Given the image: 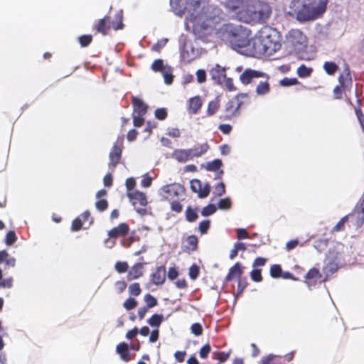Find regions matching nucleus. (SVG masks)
I'll return each instance as SVG.
<instances>
[{"mask_svg":"<svg viewBox=\"0 0 364 364\" xmlns=\"http://www.w3.org/2000/svg\"><path fill=\"white\" fill-rule=\"evenodd\" d=\"M328 0H292L290 8L299 22L314 21L326 12Z\"/></svg>","mask_w":364,"mask_h":364,"instance_id":"1","label":"nucleus"},{"mask_svg":"<svg viewBox=\"0 0 364 364\" xmlns=\"http://www.w3.org/2000/svg\"><path fill=\"white\" fill-rule=\"evenodd\" d=\"M269 5L260 0H247L240 12V20L248 23H264L270 16Z\"/></svg>","mask_w":364,"mask_h":364,"instance_id":"2","label":"nucleus"},{"mask_svg":"<svg viewBox=\"0 0 364 364\" xmlns=\"http://www.w3.org/2000/svg\"><path fill=\"white\" fill-rule=\"evenodd\" d=\"M258 78L264 79L261 80L256 87V93L258 95H264L269 92L270 85L269 82V76L262 71L247 68L240 75V80L243 85H248L255 82V80Z\"/></svg>","mask_w":364,"mask_h":364,"instance_id":"3","label":"nucleus"},{"mask_svg":"<svg viewBox=\"0 0 364 364\" xmlns=\"http://www.w3.org/2000/svg\"><path fill=\"white\" fill-rule=\"evenodd\" d=\"M200 27L203 30H213L223 20L222 10L214 5L203 6L200 15Z\"/></svg>","mask_w":364,"mask_h":364,"instance_id":"4","label":"nucleus"},{"mask_svg":"<svg viewBox=\"0 0 364 364\" xmlns=\"http://www.w3.org/2000/svg\"><path fill=\"white\" fill-rule=\"evenodd\" d=\"M247 98V94H238L229 100L219 116L223 121L232 120L240 114V109L244 106V100Z\"/></svg>","mask_w":364,"mask_h":364,"instance_id":"5","label":"nucleus"},{"mask_svg":"<svg viewBox=\"0 0 364 364\" xmlns=\"http://www.w3.org/2000/svg\"><path fill=\"white\" fill-rule=\"evenodd\" d=\"M269 54L272 55L278 50L281 46L279 43V36L276 30L269 26H264L257 33Z\"/></svg>","mask_w":364,"mask_h":364,"instance_id":"6","label":"nucleus"},{"mask_svg":"<svg viewBox=\"0 0 364 364\" xmlns=\"http://www.w3.org/2000/svg\"><path fill=\"white\" fill-rule=\"evenodd\" d=\"M225 31L228 38L233 48H242L250 44V41L241 31V26L227 25Z\"/></svg>","mask_w":364,"mask_h":364,"instance_id":"7","label":"nucleus"},{"mask_svg":"<svg viewBox=\"0 0 364 364\" xmlns=\"http://www.w3.org/2000/svg\"><path fill=\"white\" fill-rule=\"evenodd\" d=\"M122 18V11H119L117 13L115 21H112L111 26L110 17L109 16H105L104 18L98 21L97 23L95 26L94 29L97 33H100L102 35H107L111 27H112L115 31L122 29L124 27Z\"/></svg>","mask_w":364,"mask_h":364,"instance_id":"8","label":"nucleus"},{"mask_svg":"<svg viewBox=\"0 0 364 364\" xmlns=\"http://www.w3.org/2000/svg\"><path fill=\"white\" fill-rule=\"evenodd\" d=\"M127 196L138 212H139V208H138L137 205L139 208H142L147 205L146 196L143 192L135 190L132 192H128Z\"/></svg>","mask_w":364,"mask_h":364,"instance_id":"9","label":"nucleus"},{"mask_svg":"<svg viewBox=\"0 0 364 364\" xmlns=\"http://www.w3.org/2000/svg\"><path fill=\"white\" fill-rule=\"evenodd\" d=\"M122 153V144H114L112 148V150L109 154V163L108 164L109 168L114 171L119 164Z\"/></svg>","mask_w":364,"mask_h":364,"instance_id":"10","label":"nucleus"},{"mask_svg":"<svg viewBox=\"0 0 364 364\" xmlns=\"http://www.w3.org/2000/svg\"><path fill=\"white\" fill-rule=\"evenodd\" d=\"M252 46V55L255 56H259L262 55H271L269 54L268 49H266L264 44L262 43V41L260 39L258 34H257L250 42V44Z\"/></svg>","mask_w":364,"mask_h":364,"instance_id":"11","label":"nucleus"},{"mask_svg":"<svg viewBox=\"0 0 364 364\" xmlns=\"http://www.w3.org/2000/svg\"><path fill=\"white\" fill-rule=\"evenodd\" d=\"M209 73L215 83L223 85V81L226 77L225 68L220 66L219 64H216L209 70Z\"/></svg>","mask_w":364,"mask_h":364,"instance_id":"12","label":"nucleus"},{"mask_svg":"<svg viewBox=\"0 0 364 364\" xmlns=\"http://www.w3.org/2000/svg\"><path fill=\"white\" fill-rule=\"evenodd\" d=\"M191 189L193 193H197L199 198H204L209 195L210 187L209 184H205L202 187V183L200 180L193 179L191 181Z\"/></svg>","mask_w":364,"mask_h":364,"instance_id":"13","label":"nucleus"},{"mask_svg":"<svg viewBox=\"0 0 364 364\" xmlns=\"http://www.w3.org/2000/svg\"><path fill=\"white\" fill-rule=\"evenodd\" d=\"M181 189V187L179 184L177 183H171L164 186L161 188V193L163 196L167 200H173L175 197H177L179 195V191Z\"/></svg>","mask_w":364,"mask_h":364,"instance_id":"14","label":"nucleus"},{"mask_svg":"<svg viewBox=\"0 0 364 364\" xmlns=\"http://www.w3.org/2000/svg\"><path fill=\"white\" fill-rule=\"evenodd\" d=\"M129 227L126 223H121L117 227H114L108 231L109 238H117L119 237H124L128 234Z\"/></svg>","mask_w":364,"mask_h":364,"instance_id":"15","label":"nucleus"},{"mask_svg":"<svg viewBox=\"0 0 364 364\" xmlns=\"http://www.w3.org/2000/svg\"><path fill=\"white\" fill-rule=\"evenodd\" d=\"M243 6V0H226L225 2L227 11L235 14L239 19Z\"/></svg>","mask_w":364,"mask_h":364,"instance_id":"16","label":"nucleus"},{"mask_svg":"<svg viewBox=\"0 0 364 364\" xmlns=\"http://www.w3.org/2000/svg\"><path fill=\"white\" fill-rule=\"evenodd\" d=\"M166 267L164 266H160L151 274V280L156 285H161L166 280Z\"/></svg>","mask_w":364,"mask_h":364,"instance_id":"17","label":"nucleus"},{"mask_svg":"<svg viewBox=\"0 0 364 364\" xmlns=\"http://www.w3.org/2000/svg\"><path fill=\"white\" fill-rule=\"evenodd\" d=\"M305 282L309 287L315 285L318 279L322 278V274L319 269L315 267L310 269L304 277Z\"/></svg>","mask_w":364,"mask_h":364,"instance_id":"18","label":"nucleus"},{"mask_svg":"<svg viewBox=\"0 0 364 364\" xmlns=\"http://www.w3.org/2000/svg\"><path fill=\"white\" fill-rule=\"evenodd\" d=\"M338 82L341 87L344 89L349 90L351 87L353 81L350 71L348 65L344 68L343 73L340 75L338 77Z\"/></svg>","mask_w":364,"mask_h":364,"instance_id":"19","label":"nucleus"},{"mask_svg":"<svg viewBox=\"0 0 364 364\" xmlns=\"http://www.w3.org/2000/svg\"><path fill=\"white\" fill-rule=\"evenodd\" d=\"M198 244V237L194 235H190L186 239L185 242L183 244L182 250L186 253L193 252L196 250Z\"/></svg>","mask_w":364,"mask_h":364,"instance_id":"20","label":"nucleus"},{"mask_svg":"<svg viewBox=\"0 0 364 364\" xmlns=\"http://www.w3.org/2000/svg\"><path fill=\"white\" fill-rule=\"evenodd\" d=\"M132 103L134 107V113L139 115H145L147 112L148 106L137 97H132Z\"/></svg>","mask_w":364,"mask_h":364,"instance_id":"21","label":"nucleus"},{"mask_svg":"<svg viewBox=\"0 0 364 364\" xmlns=\"http://www.w3.org/2000/svg\"><path fill=\"white\" fill-rule=\"evenodd\" d=\"M144 274V264L138 262L133 265L127 273V279L129 281L136 279L141 277Z\"/></svg>","mask_w":364,"mask_h":364,"instance_id":"22","label":"nucleus"},{"mask_svg":"<svg viewBox=\"0 0 364 364\" xmlns=\"http://www.w3.org/2000/svg\"><path fill=\"white\" fill-rule=\"evenodd\" d=\"M170 6L177 15L181 16L188 11L187 1L185 0H170Z\"/></svg>","mask_w":364,"mask_h":364,"instance_id":"23","label":"nucleus"},{"mask_svg":"<svg viewBox=\"0 0 364 364\" xmlns=\"http://www.w3.org/2000/svg\"><path fill=\"white\" fill-rule=\"evenodd\" d=\"M188 149H177L171 154V157L180 163H185L191 160Z\"/></svg>","mask_w":364,"mask_h":364,"instance_id":"24","label":"nucleus"},{"mask_svg":"<svg viewBox=\"0 0 364 364\" xmlns=\"http://www.w3.org/2000/svg\"><path fill=\"white\" fill-rule=\"evenodd\" d=\"M243 274V267L240 262H236L230 269L225 277L226 282H230L234 278L240 279Z\"/></svg>","mask_w":364,"mask_h":364,"instance_id":"25","label":"nucleus"},{"mask_svg":"<svg viewBox=\"0 0 364 364\" xmlns=\"http://www.w3.org/2000/svg\"><path fill=\"white\" fill-rule=\"evenodd\" d=\"M203 102L199 96L191 97L188 100V110L190 114H196L200 109Z\"/></svg>","mask_w":364,"mask_h":364,"instance_id":"26","label":"nucleus"},{"mask_svg":"<svg viewBox=\"0 0 364 364\" xmlns=\"http://www.w3.org/2000/svg\"><path fill=\"white\" fill-rule=\"evenodd\" d=\"M188 149L190 151L191 159H193L195 157L198 158L205 154L209 149V145L207 143H204Z\"/></svg>","mask_w":364,"mask_h":364,"instance_id":"27","label":"nucleus"},{"mask_svg":"<svg viewBox=\"0 0 364 364\" xmlns=\"http://www.w3.org/2000/svg\"><path fill=\"white\" fill-rule=\"evenodd\" d=\"M116 350L117 353L119 354L121 359L124 361L128 362L131 360V356L129 353V346L126 343L122 342L118 344Z\"/></svg>","mask_w":364,"mask_h":364,"instance_id":"28","label":"nucleus"},{"mask_svg":"<svg viewBox=\"0 0 364 364\" xmlns=\"http://www.w3.org/2000/svg\"><path fill=\"white\" fill-rule=\"evenodd\" d=\"M220 107V100L219 97H216L214 100L210 101L208 105L206 114L207 116L211 117L215 114Z\"/></svg>","mask_w":364,"mask_h":364,"instance_id":"29","label":"nucleus"},{"mask_svg":"<svg viewBox=\"0 0 364 364\" xmlns=\"http://www.w3.org/2000/svg\"><path fill=\"white\" fill-rule=\"evenodd\" d=\"M4 263L7 268L14 267L16 265V259L9 257V253L6 250L0 251V264Z\"/></svg>","mask_w":364,"mask_h":364,"instance_id":"30","label":"nucleus"},{"mask_svg":"<svg viewBox=\"0 0 364 364\" xmlns=\"http://www.w3.org/2000/svg\"><path fill=\"white\" fill-rule=\"evenodd\" d=\"M355 215V214H349L343 217L337 224L333 227L331 229V232L335 233L341 231H343L345 230V224L348 220L349 218H352Z\"/></svg>","mask_w":364,"mask_h":364,"instance_id":"31","label":"nucleus"},{"mask_svg":"<svg viewBox=\"0 0 364 364\" xmlns=\"http://www.w3.org/2000/svg\"><path fill=\"white\" fill-rule=\"evenodd\" d=\"M322 270L326 276V278H327L338 270V264L334 261H329L323 267Z\"/></svg>","mask_w":364,"mask_h":364,"instance_id":"32","label":"nucleus"},{"mask_svg":"<svg viewBox=\"0 0 364 364\" xmlns=\"http://www.w3.org/2000/svg\"><path fill=\"white\" fill-rule=\"evenodd\" d=\"M355 214L359 220V223L363 224L364 223V198H361L355 207Z\"/></svg>","mask_w":364,"mask_h":364,"instance_id":"33","label":"nucleus"},{"mask_svg":"<svg viewBox=\"0 0 364 364\" xmlns=\"http://www.w3.org/2000/svg\"><path fill=\"white\" fill-rule=\"evenodd\" d=\"M313 72V68L306 67L305 65H301L296 70V73L299 77L304 78L309 77Z\"/></svg>","mask_w":364,"mask_h":364,"instance_id":"34","label":"nucleus"},{"mask_svg":"<svg viewBox=\"0 0 364 364\" xmlns=\"http://www.w3.org/2000/svg\"><path fill=\"white\" fill-rule=\"evenodd\" d=\"M164 320V316L162 314H155L149 318L148 320V323L152 327L159 328L161 324Z\"/></svg>","mask_w":364,"mask_h":364,"instance_id":"35","label":"nucleus"},{"mask_svg":"<svg viewBox=\"0 0 364 364\" xmlns=\"http://www.w3.org/2000/svg\"><path fill=\"white\" fill-rule=\"evenodd\" d=\"M323 69L328 75H333L338 70V66L334 62L326 61L323 64Z\"/></svg>","mask_w":364,"mask_h":364,"instance_id":"36","label":"nucleus"},{"mask_svg":"<svg viewBox=\"0 0 364 364\" xmlns=\"http://www.w3.org/2000/svg\"><path fill=\"white\" fill-rule=\"evenodd\" d=\"M223 166V162L220 159H215L210 162L207 163L205 169L208 171H217L220 169Z\"/></svg>","mask_w":364,"mask_h":364,"instance_id":"37","label":"nucleus"},{"mask_svg":"<svg viewBox=\"0 0 364 364\" xmlns=\"http://www.w3.org/2000/svg\"><path fill=\"white\" fill-rule=\"evenodd\" d=\"M230 355V351L223 352V351H215L213 353V358L216 359L220 363L225 362Z\"/></svg>","mask_w":364,"mask_h":364,"instance_id":"38","label":"nucleus"},{"mask_svg":"<svg viewBox=\"0 0 364 364\" xmlns=\"http://www.w3.org/2000/svg\"><path fill=\"white\" fill-rule=\"evenodd\" d=\"M328 244V240L327 239L319 238L315 240L314 246L319 252H321L327 248Z\"/></svg>","mask_w":364,"mask_h":364,"instance_id":"39","label":"nucleus"},{"mask_svg":"<svg viewBox=\"0 0 364 364\" xmlns=\"http://www.w3.org/2000/svg\"><path fill=\"white\" fill-rule=\"evenodd\" d=\"M151 68L154 72H161V73L166 70V68H164V61L161 59L155 60L152 63V64L151 65Z\"/></svg>","mask_w":364,"mask_h":364,"instance_id":"40","label":"nucleus"},{"mask_svg":"<svg viewBox=\"0 0 364 364\" xmlns=\"http://www.w3.org/2000/svg\"><path fill=\"white\" fill-rule=\"evenodd\" d=\"M198 218V213L188 206L186 210V218L188 222L193 223Z\"/></svg>","mask_w":364,"mask_h":364,"instance_id":"41","label":"nucleus"},{"mask_svg":"<svg viewBox=\"0 0 364 364\" xmlns=\"http://www.w3.org/2000/svg\"><path fill=\"white\" fill-rule=\"evenodd\" d=\"M144 301L146 302L145 306L148 307V309L153 308L158 304L157 299L150 294H145Z\"/></svg>","mask_w":364,"mask_h":364,"instance_id":"42","label":"nucleus"},{"mask_svg":"<svg viewBox=\"0 0 364 364\" xmlns=\"http://www.w3.org/2000/svg\"><path fill=\"white\" fill-rule=\"evenodd\" d=\"M200 273V268L196 264H193L188 269V275L192 280L196 279Z\"/></svg>","mask_w":364,"mask_h":364,"instance_id":"43","label":"nucleus"},{"mask_svg":"<svg viewBox=\"0 0 364 364\" xmlns=\"http://www.w3.org/2000/svg\"><path fill=\"white\" fill-rule=\"evenodd\" d=\"M129 294L137 296L141 292V289L140 287V284L137 282L133 283L129 286Z\"/></svg>","mask_w":364,"mask_h":364,"instance_id":"44","label":"nucleus"},{"mask_svg":"<svg viewBox=\"0 0 364 364\" xmlns=\"http://www.w3.org/2000/svg\"><path fill=\"white\" fill-rule=\"evenodd\" d=\"M109 206L107 200L106 199H97L95 203V208L100 212L105 211Z\"/></svg>","mask_w":364,"mask_h":364,"instance_id":"45","label":"nucleus"},{"mask_svg":"<svg viewBox=\"0 0 364 364\" xmlns=\"http://www.w3.org/2000/svg\"><path fill=\"white\" fill-rule=\"evenodd\" d=\"M114 269L118 273H124L128 271L129 265L127 262L118 261L115 263Z\"/></svg>","mask_w":364,"mask_h":364,"instance_id":"46","label":"nucleus"},{"mask_svg":"<svg viewBox=\"0 0 364 364\" xmlns=\"http://www.w3.org/2000/svg\"><path fill=\"white\" fill-rule=\"evenodd\" d=\"M217 208L214 204H209L205 206L201 211L203 216L207 217L215 213Z\"/></svg>","mask_w":364,"mask_h":364,"instance_id":"47","label":"nucleus"},{"mask_svg":"<svg viewBox=\"0 0 364 364\" xmlns=\"http://www.w3.org/2000/svg\"><path fill=\"white\" fill-rule=\"evenodd\" d=\"M231 205L232 202L228 197L220 200L218 203V208L221 210H228L231 208Z\"/></svg>","mask_w":364,"mask_h":364,"instance_id":"48","label":"nucleus"},{"mask_svg":"<svg viewBox=\"0 0 364 364\" xmlns=\"http://www.w3.org/2000/svg\"><path fill=\"white\" fill-rule=\"evenodd\" d=\"M17 240V237L14 231H9L5 237V243L6 245H11Z\"/></svg>","mask_w":364,"mask_h":364,"instance_id":"49","label":"nucleus"},{"mask_svg":"<svg viewBox=\"0 0 364 364\" xmlns=\"http://www.w3.org/2000/svg\"><path fill=\"white\" fill-rule=\"evenodd\" d=\"M282 273V267L279 264H273L270 267V275L273 278L280 277Z\"/></svg>","mask_w":364,"mask_h":364,"instance_id":"50","label":"nucleus"},{"mask_svg":"<svg viewBox=\"0 0 364 364\" xmlns=\"http://www.w3.org/2000/svg\"><path fill=\"white\" fill-rule=\"evenodd\" d=\"M78 41L82 47H87L92 41V36L91 35L80 36L78 38Z\"/></svg>","mask_w":364,"mask_h":364,"instance_id":"51","label":"nucleus"},{"mask_svg":"<svg viewBox=\"0 0 364 364\" xmlns=\"http://www.w3.org/2000/svg\"><path fill=\"white\" fill-rule=\"evenodd\" d=\"M279 84L283 87H288V86H291V85H298V84H299V82L295 77H294V78L284 77L280 80Z\"/></svg>","mask_w":364,"mask_h":364,"instance_id":"52","label":"nucleus"},{"mask_svg":"<svg viewBox=\"0 0 364 364\" xmlns=\"http://www.w3.org/2000/svg\"><path fill=\"white\" fill-rule=\"evenodd\" d=\"M168 115L166 108H158L155 110L154 116L159 120H164Z\"/></svg>","mask_w":364,"mask_h":364,"instance_id":"53","label":"nucleus"},{"mask_svg":"<svg viewBox=\"0 0 364 364\" xmlns=\"http://www.w3.org/2000/svg\"><path fill=\"white\" fill-rule=\"evenodd\" d=\"M250 277L252 281L255 282H260L262 281V276L261 274V269H254L250 272Z\"/></svg>","mask_w":364,"mask_h":364,"instance_id":"54","label":"nucleus"},{"mask_svg":"<svg viewBox=\"0 0 364 364\" xmlns=\"http://www.w3.org/2000/svg\"><path fill=\"white\" fill-rule=\"evenodd\" d=\"M137 306V301L135 299L129 297L123 304V306L127 310L130 311Z\"/></svg>","mask_w":364,"mask_h":364,"instance_id":"55","label":"nucleus"},{"mask_svg":"<svg viewBox=\"0 0 364 364\" xmlns=\"http://www.w3.org/2000/svg\"><path fill=\"white\" fill-rule=\"evenodd\" d=\"M167 42H168L167 38H162V39L158 41L156 43H155L154 45L152 46L151 50L153 51L159 53L161 51V50L166 46Z\"/></svg>","mask_w":364,"mask_h":364,"instance_id":"56","label":"nucleus"},{"mask_svg":"<svg viewBox=\"0 0 364 364\" xmlns=\"http://www.w3.org/2000/svg\"><path fill=\"white\" fill-rule=\"evenodd\" d=\"M210 351L211 347L209 343H207L202 346V348L199 350V355L200 358L205 359L208 357V354L210 353Z\"/></svg>","mask_w":364,"mask_h":364,"instance_id":"57","label":"nucleus"},{"mask_svg":"<svg viewBox=\"0 0 364 364\" xmlns=\"http://www.w3.org/2000/svg\"><path fill=\"white\" fill-rule=\"evenodd\" d=\"M191 331L193 334L199 336L203 333V327L199 323H194L191 326Z\"/></svg>","mask_w":364,"mask_h":364,"instance_id":"58","label":"nucleus"},{"mask_svg":"<svg viewBox=\"0 0 364 364\" xmlns=\"http://www.w3.org/2000/svg\"><path fill=\"white\" fill-rule=\"evenodd\" d=\"M210 221L205 220L201 221L198 225V230L202 235L205 234L210 228Z\"/></svg>","mask_w":364,"mask_h":364,"instance_id":"59","label":"nucleus"},{"mask_svg":"<svg viewBox=\"0 0 364 364\" xmlns=\"http://www.w3.org/2000/svg\"><path fill=\"white\" fill-rule=\"evenodd\" d=\"M225 87L228 91H235L236 87L234 85L233 80L230 77H225L223 85Z\"/></svg>","mask_w":364,"mask_h":364,"instance_id":"60","label":"nucleus"},{"mask_svg":"<svg viewBox=\"0 0 364 364\" xmlns=\"http://www.w3.org/2000/svg\"><path fill=\"white\" fill-rule=\"evenodd\" d=\"M214 193L217 196H222L225 193V185L220 182L215 186Z\"/></svg>","mask_w":364,"mask_h":364,"instance_id":"61","label":"nucleus"},{"mask_svg":"<svg viewBox=\"0 0 364 364\" xmlns=\"http://www.w3.org/2000/svg\"><path fill=\"white\" fill-rule=\"evenodd\" d=\"M162 74L164 76L165 83L167 85L171 84L173 82V75H172V73L170 70V68H168V70L166 69L165 70H164L162 72Z\"/></svg>","mask_w":364,"mask_h":364,"instance_id":"62","label":"nucleus"},{"mask_svg":"<svg viewBox=\"0 0 364 364\" xmlns=\"http://www.w3.org/2000/svg\"><path fill=\"white\" fill-rule=\"evenodd\" d=\"M247 286V282L246 279H242L241 277L238 279V284H237V295L242 294L244 289Z\"/></svg>","mask_w":364,"mask_h":364,"instance_id":"63","label":"nucleus"},{"mask_svg":"<svg viewBox=\"0 0 364 364\" xmlns=\"http://www.w3.org/2000/svg\"><path fill=\"white\" fill-rule=\"evenodd\" d=\"M82 227V221L80 218H77L72 222L71 230L72 231H79Z\"/></svg>","mask_w":364,"mask_h":364,"instance_id":"64","label":"nucleus"}]
</instances>
